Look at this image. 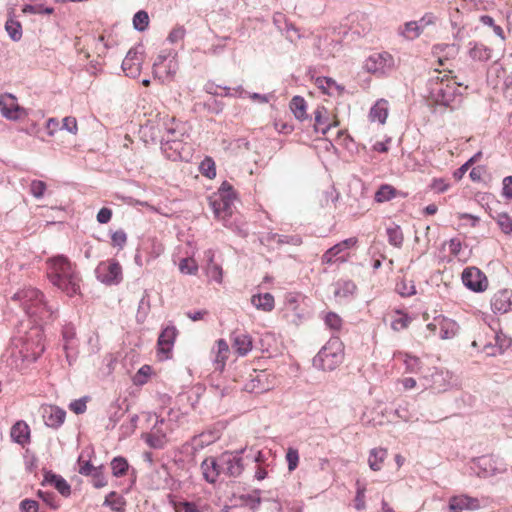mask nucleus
Returning <instances> with one entry per match:
<instances>
[{"label":"nucleus","instance_id":"f257e3e1","mask_svg":"<svg viewBox=\"0 0 512 512\" xmlns=\"http://www.w3.org/2000/svg\"><path fill=\"white\" fill-rule=\"evenodd\" d=\"M51 283L72 297L80 293L81 277L76 266L70 260L58 255L51 259V271L48 274Z\"/></svg>","mask_w":512,"mask_h":512},{"label":"nucleus","instance_id":"f03ea898","mask_svg":"<svg viewBox=\"0 0 512 512\" xmlns=\"http://www.w3.org/2000/svg\"><path fill=\"white\" fill-rule=\"evenodd\" d=\"M460 83L451 79L448 75L442 77L437 76L435 78L434 86L431 88V98L433 101L450 110H456L460 107L463 95L459 91L458 87Z\"/></svg>","mask_w":512,"mask_h":512},{"label":"nucleus","instance_id":"7ed1b4c3","mask_svg":"<svg viewBox=\"0 0 512 512\" xmlns=\"http://www.w3.org/2000/svg\"><path fill=\"white\" fill-rule=\"evenodd\" d=\"M343 360V343L338 337H332L313 358V366L323 371H333Z\"/></svg>","mask_w":512,"mask_h":512},{"label":"nucleus","instance_id":"20e7f679","mask_svg":"<svg viewBox=\"0 0 512 512\" xmlns=\"http://www.w3.org/2000/svg\"><path fill=\"white\" fill-rule=\"evenodd\" d=\"M12 300L20 301L25 312L30 315H37L40 308L45 307L43 293L35 288H27L16 292L12 296Z\"/></svg>","mask_w":512,"mask_h":512},{"label":"nucleus","instance_id":"39448f33","mask_svg":"<svg viewBox=\"0 0 512 512\" xmlns=\"http://www.w3.org/2000/svg\"><path fill=\"white\" fill-rule=\"evenodd\" d=\"M95 274L96 278L106 285H117L123 279L121 265L114 260L99 263Z\"/></svg>","mask_w":512,"mask_h":512},{"label":"nucleus","instance_id":"423d86ee","mask_svg":"<svg viewBox=\"0 0 512 512\" xmlns=\"http://www.w3.org/2000/svg\"><path fill=\"white\" fill-rule=\"evenodd\" d=\"M237 197H209V205L214 216L221 220L224 226H230V220L234 213V201Z\"/></svg>","mask_w":512,"mask_h":512},{"label":"nucleus","instance_id":"0eeeda50","mask_svg":"<svg viewBox=\"0 0 512 512\" xmlns=\"http://www.w3.org/2000/svg\"><path fill=\"white\" fill-rule=\"evenodd\" d=\"M177 335L178 330L174 325H169L162 329L157 340V352L160 359L171 358Z\"/></svg>","mask_w":512,"mask_h":512},{"label":"nucleus","instance_id":"6e6552de","mask_svg":"<svg viewBox=\"0 0 512 512\" xmlns=\"http://www.w3.org/2000/svg\"><path fill=\"white\" fill-rule=\"evenodd\" d=\"M393 66V56L388 52L375 53L369 56L364 64L365 69L374 74H385L390 71Z\"/></svg>","mask_w":512,"mask_h":512},{"label":"nucleus","instance_id":"1a4fd4ad","mask_svg":"<svg viewBox=\"0 0 512 512\" xmlns=\"http://www.w3.org/2000/svg\"><path fill=\"white\" fill-rule=\"evenodd\" d=\"M0 111L8 120H19L27 116L25 108L17 103V99L10 93L0 96Z\"/></svg>","mask_w":512,"mask_h":512},{"label":"nucleus","instance_id":"9d476101","mask_svg":"<svg viewBox=\"0 0 512 512\" xmlns=\"http://www.w3.org/2000/svg\"><path fill=\"white\" fill-rule=\"evenodd\" d=\"M439 328V337L443 340L454 338L459 331L458 323L450 318L443 315L434 317V322L427 324V329L435 333Z\"/></svg>","mask_w":512,"mask_h":512},{"label":"nucleus","instance_id":"9b49d317","mask_svg":"<svg viewBox=\"0 0 512 512\" xmlns=\"http://www.w3.org/2000/svg\"><path fill=\"white\" fill-rule=\"evenodd\" d=\"M463 284L474 292H483L488 286L486 275L476 267L465 268L462 273Z\"/></svg>","mask_w":512,"mask_h":512},{"label":"nucleus","instance_id":"f8f14e48","mask_svg":"<svg viewBox=\"0 0 512 512\" xmlns=\"http://www.w3.org/2000/svg\"><path fill=\"white\" fill-rule=\"evenodd\" d=\"M239 451L236 454L225 452L220 456V464L222 466L223 474L229 477H238L243 469V460Z\"/></svg>","mask_w":512,"mask_h":512},{"label":"nucleus","instance_id":"ddd939ff","mask_svg":"<svg viewBox=\"0 0 512 512\" xmlns=\"http://www.w3.org/2000/svg\"><path fill=\"white\" fill-rule=\"evenodd\" d=\"M165 120L166 117L147 121V123L142 127V134L143 137L146 138V142L150 141L153 144H162L164 138Z\"/></svg>","mask_w":512,"mask_h":512},{"label":"nucleus","instance_id":"4468645a","mask_svg":"<svg viewBox=\"0 0 512 512\" xmlns=\"http://www.w3.org/2000/svg\"><path fill=\"white\" fill-rule=\"evenodd\" d=\"M473 469L477 476L482 478L491 477L505 471L504 468L497 466L496 461L491 456H481L474 460Z\"/></svg>","mask_w":512,"mask_h":512},{"label":"nucleus","instance_id":"2eb2a0df","mask_svg":"<svg viewBox=\"0 0 512 512\" xmlns=\"http://www.w3.org/2000/svg\"><path fill=\"white\" fill-rule=\"evenodd\" d=\"M41 486H53L63 497L71 495V485L61 475L54 473L51 470H44L43 480Z\"/></svg>","mask_w":512,"mask_h":512},{"label":"nucleus","instance_id":"dca6fc26","mask_svg":"<svg viewBox=\"0 0 512 512\" xmlns=\"http://www.w3.org/2000/svg\"><path fill=\"white\" fill-rule=\"evenodd\" d=\"M141 57L136 48H131L124 60L122 61L121 68L126 76L136 78L141 72Z\"/></svg>","mask_w":512,"mask_h":512},{"label":"nucleus","instance_id":"f3484780","mask_svg":"<svg viewBox=\"0 0 512 512\" xmlns=\"http://www.w3.org/2000/svg\"><path fill=\"white\" fill-rule=\"evenodd\" d=\"M491 308L494 313L504 314L512 310V290L502 289L491 299Z\"/></svg>","mask_w":512,"mask_h":512},{"label":"nucleus","instance_id":"a211bd4d","mask_svg":"<svg viewBox=\"0 0 512 512\" xmlns=\"http://www.w3.org/2000/svg\"><path fill=\"white\" fill-rule=\"evenodd\" d=\"M479 508V499L468 495L453 496L449 500L450 512H463V510H477Z\"/></svg>","mask_w":512,"mask_h":512},{"label":"nucleus","instance_id":"6ab92c4d","mask_svg":"<svg viewBox=\"0 0 512 512\" xmlns=\"http://www.w3.org/2000/svg\"><path fill=\"white\" fill-rule=\"evenodd\" d=\"M271 389L266 371H255V375H251V379L245 384V390L249 393L260 394Z\"/></svg>","mask_w":512,"mask_h":512},{"label":"nucleus","instance_id":"aec40b11","mask_svg":"<svg viewBox=\"0 0 512 512\" xmlns=\"http://www.w3.org/2000/svg\"><path fill=\"white\" fill-rule=\"evenodd\" d=\"M201 469L204 479L209 483L216 482L218 476L223 474L222 466L220 464V457H209L201 463Z\"/></svg>","mask_w":512,"mask_h":512},{"label":"nucleus","instance_id":"412c9836","mask_svg":"<svg viewBox=\"0 0 512 512\" xmlns=\"http://www.w3.org/2000/svg\"><path fill=\"white\" fill-rule=\"evenodd\" d=\"M231 341L232 348L239 356H245L252 350V338L246 332L234 331Z\"/></svg>","mask_w":512,"mask_h":512},{"label":"nucleus","instance_id":"4be33fe9","mask_svg":"<svg viewBox=\"0 0 512 512\" xmlns=\"http://www.w3.org/2000/svg\"><path fill=\"white\" fill-rule=\"evenodd\" d=\"M66 412L58 406L50 405L44 408L43 418L48 427L57 429L65 421Z\"/></svg>","mask_w":512,"mask_h":512},{"label":"nucleus","instance_id":"5701e85b","mask_svg":"<svg viewBox=\"0 0 512 512\" xmlns=\"http://www.w3.org/2000/svg\"><path fill=\"white\" fill-rule=\"evenodd\" d=\"M314 131L325 135L337 122H329V113L324 106H318L314 111Z\"/></svg>","mask_w":512,"mask_h":512},{"label":"nucleus","instance_id":"b1692460","mask_svg":"<svg viewBox=\"0 0 512 512\" xmlns=\"http://www.w3.org/2000/svg\"><path fill=\"white\" fill-rule=\"evenodd\" d=\"M429 388L433 392H443L446 391L449 386V381L447 379V373H444L437 368H434L429 376L426 377Z\"/></svg>","mask_w":512,"mask_h":512},{"label":"nucleus","instance_id":"393cba45","mask_svg":"<svg viewBox=\"0 0 512 512\" xmlns=\"http://www.w3.org/2000/svg\"><path fill=\"white\" fill-rule=\"evenodd\" d=\"M212 352L215 353V357L213 359L214 369L220 372L223 371L229 354V346L227 342L224 339L217 340Z\"/></svg>","mask_w":512,"mask_h":512},{"label":"nucleus","instance_id":"a878e982","mask_svg":"<svg viewBox=\"0 0 512 512\" xmlns=\"http://www.w3.org/2000/svg\"><path fill=\"white\" fill-rule=\"evenodd\" d=\"M10 436L15 443L24 446L30 441V428L24 421H17L11 427Z\"/></svg>","mask_w":512,"mask_h":512},{"label":"nucleus","instance_id":"bb28decb","mask_svg":"<svg viewBox=\"0 0 512 512\" xmlns=\"http://www.w3.org/2000/svg\"><path fill=\"white\" fill-rule=\"evenodd\" d=\"M161 151L164 156L171 161L182 160L183 155L182 151L184 150L183 141H171V142H162Z\"/></svg>","mask_w":512,"mask_h":512},{"label":"nucleus","instance_id":"cd10ccee","mask_svg":"<svg viewBox=\"0 0 512 512\" xmlns=\"http://www.w3.org/2000/svg\"><path fill=\"white\" fill-rule=\"evenodd\" d=\"M357 242L356 238H348L340 243L335 244L331 248H329L322 256V262L326 264H331L334 262V258L338 256L344 250L350 248L355 245Z\"/></svg>","mask_w":512,"mask_h":512},{"label":"nucleus","instance_id":"c85d7f7f","mask_svg":"<svg viewBox=\"0 0 512 512\" xmlns=\"http://www.w3.org/2000/svg\"><path fill=\"white\" fill-rule=\"evenodd\" d=\"M357 290L356 284L352 280L339 279L334 284L333 294L338 299H348L353 297Z\"/></svg>","mask_w":512,"mask_h":512},{"label":"nucleus","instance_id":"c756f323","mask_svg":"<svg viewBox=\"0 0 512 512\" xmlns=\"http://www.w3.org/2000/svg\"><path fill=\"white\" fill-rule=\"evenodd\" d=\"M388 117V101L385 99H379L376 103L371 107L369 111V119L372 122H379L380 124H385Z\"/></svg>","mask_w":512,"mask_h":512},{"label":"nucleus","instance_id":"7c9ffc66","mask_svg":"<svg viewBox=\"0 0 512 512\" xmlns=\"http://www.w3.org/2000/svg\"><path fill=\"white\" fill-rule=\"evenodd\" d=\"M183 136L184 133L179 129V125L175 123V119L166 116L163 142L183 141Z\"/></svg>","mask_w":512,"mask_h":512},{"label":"nucleus","instance_id":"2f4dec72","mask_svg":"<svg viewBox=\"0 0 512 512\" xmlns=\"http://www.w3.org/2000/svg\"><path fill=\"white\" fill-rule=\"evenodd\" d=\"M251 303L259 310L270 312L274 309L275 301L271 293L257 294L251 297Z\"/></svg>","mask_w":512,"mask_h":512},{"label":"nucleus","instance_id":"473e14b6","mask_svg":"<svg viewBox=\"0 0 512 512\" xmlns=\"http://www.w3.org/2000/svg\"><path fill=\"white\" fill-rule=\"evenodd\" d=\"M307 104L303 97L294 96L290 101V109L293 112L296 119L300 121H304L308 119V115L306 113Z\"/></svg>","mask_w":512,"mask_h":512},{"label":"nucleus","instance_id":"72a5a7b5","mask_svg":"<svg viewBox=\"0 0 512 512\" xmlns=\"http://www.w3.org/2000/svg\"><path fill=\"white\" fill-rule=\"evenodd\" d=\"M387 457V450L384 448H373L369 453L368 464L371 470L379 471L382 463Z\"/></svg>","mask_w":512,"mask_h":512},{"label":"nucleus","instance_id":"f704fd0d","mask_svg":"<svg viewBox=\"0 0 512 512\" xmlns=\"http://www.w3.org/2000/svg\"><path fill=\"white\" fill-rule=\"evenodd\" d=\"M398 190L389 184H382L375 193L374 199L378 203L390 201L398 195Z\"/></svg>","mask_w":512,"mask_h":512},{"label":"nucleus","instance_id":"c9c22d12","mask_svg":"<svg viewBox=\"0 0 512 512\" xmlns=\"http://www.w3.org/2000/svg\"><path fill=\"white\" fill-rule=\"evenodd\" d=\"M469 56L474 60L486 61L490 58V49L477 42L469 43Z\"/></svg>","mask_w":512,"mask_h":512},{"label":"nucleus","instance_id":"e433bc0d","mask_svg":"<svg viewBox=\"0 0 512 512\" xmlns=\"http://www.w3.org/2000/svg\"><path fill=\"white\" fill-rule=\"evenodd\" d=\"M5 30L11 40L18 42L22 38V25L19 21L9 17L5 23Z\"/></svg>","mask_w":512,"mask_h":512},{"label":"nucleus","instance_id":"4c0bfd02","mask_svg":"<svg viewBox=\"0 0 512 512\" xmlns=\"http://www.w3.org/2000/svg\"><path fill=\"white\" fill-rule=\"evenodd\" d=\"M388 242L390 245L400 248L403 244L404 236L399 225L393 224L386 229Z\"/></svg>","mask_w":512,"mask_h":512},{"label":"nucleus","instance_id":"58836bf2","mask_svg":"<svg viewBox=\"0 0 512 512\" xmlns=\"http://www.w3.org/2000/svg\"><path fill=\"white\" fill-rule=\"evenodd\" d=\"M112 474L115 477H122L126 475L129 469V463L126 458L122 456H116L112 459L111 463Z\"/></svg>","mask_w":512,"mask_h":512},{"label":"nucleus","instance_id":"ea45409f","mask_svg":"<svg viewBox=\"0 0 512 512\" xmlns=\"http://www.w3.org/2000/svg\"><path fill=\"white\" fill-rule=\"evenodd\" d=\"M261 490L259 489H256L253 491L252 494H245V495H242L240 497V499L242 500V502L246 505V506H249V508L255 512L258 510V508L260 507V504H261V501H262V498L260 496L261 494Z\"/></svg>","mask_w":512,"mask_h":512},{"label":"nucleus","instance_id":"a19ab883","mask_svg":"<svg viewBox=\"0 0 512 512\" xmlns=\"http://www.w3.org/2000/svg\"><path fill=\"white\" fill-rule=\"evenodd\" d=\"M128 407L129 406L127 405L125 409H122L118 401L110 405L109 423L111 424L112 428H114L116 424L122 419V417L128 411Z\"/></svg>","mask_w":512,"mask_h":512},{"label":"nucleus","instance_id":"79ce46f5","mask_svg":"<svg viewBox=\"0 0 512 512\" xmlns=\"http://www.w3.org/2000/svg\"><path fill=\"white\" fill-rule=\"evenodd\" d=\"M150 295L148 290H144L143 296L141 297L137 310V320L144 321L150 311Z\"/></svg>","mask_w":512,"mask_h":512},{"label":"nucleus","instance_id":"37998d69","mask_svg":"<svg viewBox=\"0 0 512 512\" xmlns=\"http://www.w3.org/2000/svg\"><path fill=\"white\" fill-rule=\"evenodd\" d=\"M37 496L51 509L57 510L60 508V500L54 492L38 490Z\"/></svg>","mask_w":512,"mask_h":512},{"label":"nucleus","instance_id":"c03bdc74","mask_svg":"<svg viewBox=\"0 0 512 512\" xmlns=\"http://www.w3.org/2000/svg\"><path fill=\"white\" fill-rule=\"evenodd\" d=\"M149 25V16L148 13L144 10H139L134 14L133 17V27L135 30L139 32H143L148 28Z\"/></svg>","mask_w":512,"mask_h":512},{"label":"nucleus","instance_id":"a18cd8bd","mask_svg":"<svg viewBox=\"0 0 512 512\" xmlns=\"http://www.w3.org/2000/svg\"><path fill=\"white\" fill-rule=\"evenodd\" d=\"M365 492H366V485L361 483L360 480L356 481V496L354 499V507L356 510L361 511L365 509Z\"/></svg>","mask_w":512,"mask_h":512},{"label":"nucleus","instance_id":"49530a36","mask_svg":"<svg viewBox=\"0 0 512 512\" xmlns=\"http://www.w3.org/2000/svg\"><path fill=\"white\" fill-rule=\"evenodd\" d=\"M199 170L203 176L213 179L216 176L215 162L211 157H205L200 163Z\"/></svg>","mask_w":512,"mask_h":512},{"label":"nucleus","instance_id":"de8ad7c7","mask_svg":"<svg viewBox=\"0 0 512 512\" xmlns=\"http://www.w3.org/2000/svg\"><path fill=\"white\" fill-rule=\"evenodd\" d=\"M403 362L405 364L406 372L418 373L421 370L422 362L416 356L405 353Z\"/></svg>","mask_w":512,"mask_h":512},{"label":"nucleus","instance_id":"09e8293b","mask_svg":"<svg viewBox=\"0 0 512 512\" xmlns=\"http://www.w3.org/2000/svg\"><path fill=\"white\" fill-rule=\"evenodd\" d=\"M22 12L25 14H52L54 9L44 4H25Z\"/></svg>","mask_w":512,"mask_h":512},{"label":"nucleus","instance_id":"8fccbe9b","mask_svg":"<svg viewBox=\"0 0 512 512\" xmlns=\"http://www.w3.org/2000/svg\"><path fill=\"white\" fill-rule=\"evenodd\" d=\"M494 219L499 225L501 231L505 234L512 233V219L506 212L498 213Z\"/></svg>","mask_w":512,"mask_h":512},{"label":"nucleus","instance_id":"3c124183","mask_svg":"<svg viewBox=\"0 0 512 512\" xmlns=\"http://www.w3.org/2000/svg\"><path fill=\"white\" fill-rule=\"evenodd\" d=\"M151 372L152 369L149 365H143L133 376V383L138 386L146 384Z\"/></svg>","mask_w":512,"mask_h":512},{"label":"nucleus","instance_id":"603ef678","mask_svg":"<svg viewBox=\"0 0 512 512\" xmlns=\"http://www.w3.org/2000/svg\"><path fill=\"white\" fill-rule=\"evenodd\" d=\"M422 30L417 21L407 22L402 31V35L407 39H415L421 34Z\"/></svg>","mask_w":512,"mask_h":512},{"label":"nucleus","instance_id":"864d4df0","mask_svg":"<svg viewBox=\"0 0 512 512\" xmlns=\"http://www.w3.org/2000/svg\"><path fill=\"white\" fill-rule=\"evenodd\" d=\"M179 270L183 274L194 275L198 271V265L193 258H183L179 263Z\"/></svg>","mask_w":512,"mask_h":512},{"label":"nucleus","instance_id":"5fc2aeb1","mask_svg":"<svg viewBox=\"0 0 512 512\" xmlns=\"http://www.w3.org/2000/svg\"><path fill=\"white\" fill-rule=\"evenodd\" d=\"M495 347L498 348L499 353H503L507 348H509L512 344V340L502 331L495 332Z\"/></svg>","mask_w":512,"mask_h":512},{"label":"nucleus","instance_id":"6e6d98bb","mask_svg":"<svg viewBox=\"0 0 512 512\" xmlns=\"http://www.w3.org/2000/svg\"><path fill=\"white\" fill-rule=\"evenodd\" d=\"M480 22L488 27H491L493 29V32L496 36H498L500 39H505L504 30L501 26L497 25L494 21V19L489 15H482L480 16Z\"/></svg>","mask_w":512,"mask_h":512},{"label":"nucleus","instance_id":"4d7b16f0","mask_svg":"<svg viewBox=\"0 0 512 512\" xmlns=\"http://www.w3.org/2000/svg\"><path fill=\"white\" fill-rule=\"evenodd\" d=\"M124 504L123 497L119 496L115 491L110 492L103 502V506L110 507L114 511H118V505Z\"/></svg>","mask_w":512,"mask_h":512},{"label":"nucleus","instance_id":"13d9d810","mask_svg":"<svg viewBox=\"0 0 512 512\" xmlns=\"http://www.w3.org/2000/svg\"><path fill=\"white\" fill-rule=\"evenodd\" d=\"M90 476L92 477V484L95 488L99 489L107 485L102 465L98 466Z\"/></svg>","mask_w":512,"mask_h":512},{"label":"nucleus","instance_id":"bf43d9fd","mask_svg":"<svg viewBox=\"0 0 512 512\" xmlns=\"http://www.w3.org/2000/svg\"><path fill=\"white\" fill-rule=\"evenodd\" d=\"M401 316L394 319L391 323V327L395 331L406 329L411 322V317L406 313L398 312Z\"/></svg>","mask_w":512,"mask_h":512},{"label":"nucleus","instance_id":"052dcab7","mask_svg":"<svg viewBox=\"0 0 512 512\" xmlns=\"http://www.w3.org/2000/svg\"><path fill=\"white\" fill-rule=\"evenodd\" d=\"M286 461L288 464V470L294 471L299 464V453L298 450L292 447H289L286 452Z\"/></svg>","mask_w":512,"mask_h":512},{"label":"nucleus","instance_id":"680f3d73","mask_svg":"<svg viewBox=\"0 0 512 512\" xmlns=\"http://www.w3.org/2000/svg\"><path fill=\"white\" fill-rule=\"evenodd\" d=\"M397 291L403 297H409L416 294V289L413 281L407 283L406 281H401L397 283Z\"/></svg>","mask_w":512,"mask_h":512},{"label":"nucleus","instance_id":"e2e57ef3","mask_svg":"<svg viewBox=\"0 0 512 512\" xmlns=\"http://www.w3.org/2000/svg\"><path fill=\"white\" fill-rule=\"evenodd\" d=\"M46 188V183L41 180H33L30 184V192L37 199L43 197Z\"/></svg>","mask_w":512,"mask_h":512},{"label":"nucleus","instance_id":"0e129e2a","mask_svg":"<svg viewBox=\"0 0 512 512\" xmlns=\"http://www.w3.org/2000/svg\"><path fill=\"white\" fill-rule=\"evenodd\" d=\"M212 197H236V192L229 182L224 181L219 187L218 192Z\"/></svg>","mask_w":512,"mask_h":512},{"label":"nucleus","instance_id":"69168bd1","mask_svg":"<svg viewBox=\"0 0 512 512\" xmlns=\"http://www.w3.org/2000/svg\"><path fill=\"white\" fill-rule=\"evenodd\" d=\"M88 400V396H84L80 399L74 400L73 402L70 403L69 408L77 415L83 414L87 409L86 403Z\"/></svg>","mask_w":512,"mask_h":512},{"label":"nucleus","instance_id":"338daca9","mask_svg":"<svg viewBox=\"0 0 512 512\" xmlns=\"http://www.w3.org/2000/svg\"><path fill=\"white\" fill-rule=\"evenodd\" d=\"M325 324L333 330H339L342 324V319L336 313L328 312L325 316Z\"/></svg>","mask_w":512,"mask_h":512},{"label":"nucleus","instance_id":"774afa93","mask_svg":"<svg viewBox=\"0 0 512 512\" xmlns=\"http://www.w3.org/2000/svg\"><path fill=\"white\" fill-rule=\"evenodd\" d=\"M502 196L512 200V176H506L502 181Z\"/></svg>","mask_w":512,"mask_h":512}]
</instances>
